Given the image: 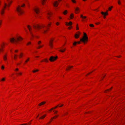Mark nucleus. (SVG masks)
I'll return each mask as SVG.
<instances>
[{
    "mask_svg": "<svg viewBox=\"0 0 125 125\" xmlns=\"http://www.w3.org/2000/svg\"><path fill=\"white\" fill-rule=\"evenodd\" d=\"M18 70H19L18 69V68H16V69H15V71H18Z\"/></svg>",
    "mask_w": 125,
    "mask_h": 125,
    "instance_id": "nucleus-51",
    "label": "nucleus"
},
{
    "mask_svg": "<svg viewBox=\"0 0 125 125\" xmlns=\"http://www.w3.org/2000/svg\"><path fill=\"white\" fill-rule=\"evenodd\" d=\"M43 46L40 45L39 46V47H37L38 49H39L40 48H41Z\"/></svg>",
    "mask_w": 125,
    "mask_h": 125,
    "instance_id": "nucleus-32",
    "label": "nucleus"
},
{
    "mask_svg": "<svg viewBox=\"0 0 125 125\" xmlns=\"http://www.w3.org/2000/svg\"><path fill=\"white\" fill-rule=\"evenodd\" d=\"M90 26L92 27H94V25L93 24H90Z\"/></svg>",
    "mask_w": 125,
    "mask_h": 125,
    "instance_id": "nucleus-33",
    "label": "nucleus"
},
{
    "mask_svg": "<svg viewBox=\"0 0 125 125\" xmlns=\"http://www.w3.org/2000/svg\"><path fill=\"white\" fill-rule=\"evenodd\" d=\"M16 55H15L14 57V58L15 59H16Z\"/></svg>",
    "mask_w": 125,
    "mask_h": 125,
    "instance_id": "nucleus-45",
    "label": "nucleus"
},
{
    "mask_svg": "<svg viewBox=\"0 0 125 125\" xmlns=\"http://www.w3.org/2000/svg\"><path fill=\"white\" fill-rule=\"evenodd\" d=\"M56 24L57 25H58L59 24V23L58 22H57L56 23Z\"/></svg>",
    "mask_w": 125,
    "mask_h": 125,
    "instance_id": "nucleus-52",
    "label": "nucleus"
},
{
    "mask_svg": "<svg viewBox=\"0 0 125 125\" xmlns=\"http://www.w3.org/2000/svg\"><path fill=\"white\" fill-rule=\"evenodd\" d=\"M118 3L120 5L121 4V3L119 1V0H118Z\"/></svg>",
    "mask_w": 125,
    "mask_h": 125,
    "instance_id": "nucleus-39",
    "label": "nucleus"
},
{
    "mask_svg": "<svg viewBox=\"0 0 125 125\" xmlns=\"http://www.w3.org/2000/svg\"><path fill=\"white\" fill-rule=\"evenodd\" d=\"M80 16L81 18L83 19H85L86 18V16H83L82 15H81Z\"/></svg>",
    "mask_w": 125,
    "mask_h": 125,
    "instance_id": "nucleus-21",
    "label": "nucleus"
},
{
    "mask_svg": "<svg viewBox=\"0 0 125 125\" xmlns=\"http://www.w3.org/2000/svg\"><path fill=\"white\" fill-rule=\"evenodd\" d=\"M4 12V10L3 9L1 11V14L2 15Z\"/></svg>",
    "mask_w": 125,
    "mask_h": 125,
    "instance_id": "nucleus-19",
    "label": "nucleus"
},
{
    "mask_svg": "<svg viewBox=\"0 0 125 125\" xmlns=\"http://www.w3.org/2000/svg\"><path fill=\"white\" fill-rule=\"evenodd\" d=\"M65 23L66 26H70L72 24V23L71 21L69 22V23L66 22Z\"/></svg>",
    "mask_w": 125,
    "mask_h": 125,
    "instance_id": "nucleus-11",
    "label": "nucleus"
},
{
    "mask_svg": "<svg viewBox=\"0 0 125 125\" xmlns=\"http://www.w3.org/2000/svg\"><path fill=\"white\" fill-rule=\"evenodd\" d=\"M19 74L20 75H21V73H19Z\"/></svg>",
    "mask_w": 125,
    "mask_h": 125,
    "instance_id": "nucleus-60",
    "label": "nucleus"
},
{
    "mask_svg": "<svg viewBox=\"0 0 125 125\" xmlns=\"http://www.w3.org/2000/svg\"><path fill=\"white\" fill-rule=\"evenodd\" d=\"M58 115H55V116H54L53 117H52V119L53 118H55V117H58Z\"/></svg>",
    "mask_w": 125,
    "mask_h": 125,
    "instance_id": "nucleus-24",
    "label": "nucleus"
},
{
    "mask_svg": "<svg viewBox=\"0 0 125 125\" xmlns=\"http://www.w3.org/2000/svg\"><path fill=\"white\" fill-rule=\"evenodd\" d=\"M107 11H108L107 10V11L106 12H102L101 13V14H102V15L104 16V18H105V16L108 14Z\"/></svg>",
    "mask_w": 125,
    "mask_h": 125,
    "instance_id": "nucleus-9",
    "label": "nucleus"
},
{
    "mask_svg": "<svg viewBox=\"0 0 125 125\" xmlns=\"http://www.w3.org/2000/svg\"><path fill=\"white\" fill-rule=\"evenodd\" d=\"M77 43V42H74L73 43V45H76V44Z\"/></svg>",
    "mask_w": 125,
    "mask_h": 125,
    "instance_id": "nucleus-30",
    "label": "nucleus"
},
{
    "mask_svg": "<svg viewBox=\"0 0 125 125\" xmlns=\"http://www.w3.org/2000/svg\"><path fill=\"white\" fill-rule=\"evenodd\" d=\"M72 28V26H71V27H69L68 28V29H70L71 28Z\"/></svg>",
    "mask_w": 125,
    "mask_h": 125,
    "instance_id": "nucleus-47",
    "label": "nucleus"
},
{
    "mask_svg": "<svg viewBox=\"0 0 125 125\" xmlns=\"http://www.w3.org/2000/svg\"><path fill=\"white\" fill-rule=\"evenodd\" d=\"M78 33H79V34H75V37L76 38H78L79 36V34L80 33V32H78Z\"/></svg>",
    "mask_w": 125,
    "mask_h": 125,
    "instance_id": "nucleus-12",
    "label": "nucleus"
},
{
    "mask_svg": "<svg viewBox=\"0 0 125 125\" xmlns=\"http://www.w3.org/2000/svg\"><path fill=\"white\" fill-rule=\"evenodd\" d=\"M28 124H29V125H30L31 124V123H28Z\"/></svg>",
    "mask_w": 125,
    "mask_h": 125,
    "instance_id": "nucleus-64",
    "label": "nucleus"
},
{
    "mask_svg": "<svg viewBox=\"0 0 125 125\" xmlns=\"http://www.w3.org/2000/svg\"><path fill=\"white\" fill-rule=\"evenodd\" d=\"M58 105L56 106L55 107H54L53 108H54V109H55L56 108H57V107H58Z\"/></svg>",
    "mask_w": 125,
    "mask_h": 125,
    "instance_id": "nucleus-40",
    "label": "nucleus"
},
{
    "mask_svg": "<svg viewBox=\"0 0 125 125\" xmlns=\"http://www.w3.org/2000/svg\"><path fill=\"white\" fill-rule=\"evenodd\" d=\"M3 59L5 61L7 59V56L6 55H5L3 57Z\"/></svg>",
    "mask_w": 125,
    "mask_h": 125,
    "instance_id": "nucleus-17",
    "label": "nucleus"
},
{
    "mask_svg": "<svg viewBox=\"0 0 125 125\" xmlns=\"http://www.w3.org/2000/svg\"><path fill=\"white\" fill-rule=\"evenodd\" d=\"M77 42V43H78L79 44L80 43V42Z\"/></svg>",
    "mask_w": 125,
    "mask_h": 125,
    "instance_id": "nucleus-59",
    "label": "nucleus"
},
{
    "mask_svg": "<svg viewBox=\"0 0 125 125\" xmlns=\"http://www.w3.org/2000/svg\"><path fill=\"white\" fill-rule=\"evenodd\" d=\"M41 43V41H40L38 42V45H39Z\"/></svg>",
    "mask_w": 125,
    "mask_h": 125,
    "instance_id": "nucleus-29",
    "label": "nucleus"
},
{
    "mask_svg": "<svg viewBox=\"0 0 125 125\" xmlns=\"http://www.w3.org/2000/svg\"><path fill=\"white\" fill-rule=\"evenodd\" d=\"M58 4L57 1H55L53 3V6L55 7H57L58 6Z\"/></svg>",
    "mask_w": 125,
    "mask_h": 125,
    "instance_id": "nucleus-10",
    "label": "nucleus"
},
{
    "mask_svg": "<svg viewBox=\"0 0 125 125\" xmlns=\"http://www.w3.org/2000/svg\"><path fill=\"white\" fill-rule=\"evenodd\" d=\"M5 80V78H2V79L1 80H2V81H4Z\"/></svg>",
    "mask_w": 125,
    "mask_h": 125,
    "instance_id": "nucleus-44",
    "label": "nucleus"
},
{
    "mask_svg": "<svg viewBox=\"0 0 125 125\" xmlns=\"http://www.w3.org/2000/svg\"><path fill=\"white\" fill-rule=\"evenodd\" d=\"M120 56H117V57H120Z\"/></svg>",
    "mask_w": 125,
    "mask_h": 125,
    "instance_id": "nucleus-63",
    "label": "nucleus"
},
{
    "mask_svg": "<svg viewBox=\"0 0 125 125\" xmlns=\"http://www.w3.org/2000/svg\"><path fill=\"white\" fill-rule=\"evenodd\" d=\"M23 55V54L22 53H21L20 54L19 57H21Z\"/></svg>",
    "mask_w": 125,
    "mask_h": 125,
    "instance_id": "nucleus-34",
    "label": "nucleus"
},
{
    "mask_svg": "<svg viewBox=\"0 0 125 125\" xmlns=\"http://www.w3.org/2000/svg\"><path fill=\"white\" fill-rule=\"evenodd\" d=\"M7 0V1L8 2V4L7 5L6 3H5L4 4V8H6V7H9L11 3L12 2V1H9V0Z\"/></svg>",
    "mask_w": 125,
    "mask_h": 125,
    "instance_id": "nucleus-6",
    "label": "nucleus"
},
{
    "mask_svg": "<svg viewBox=\"0 0 125 125\" xmlns=\"http://www.w3.org/2000/svg\"><path fill=\"white\" fill-rule=\"evenodd\" d=\"M57 111H56L54 113V114H56L57 113Z\"/></svg>",
    "mask_w": 125,
    "mask_h": 125,
    "instance_id": "nucleus-58",
    "label": "nucleus"
},
{
    "mask_svg": "<svg viewBox=\"0 0 125 125\" xmlns=\"http://www.w3.org/2000/svg\"><path fill=\"white\" fill-rule=\"evenodd\" d=\"M39 70H33V71H32V72L34 73L36 72H37Z\"/></svg>",
    "mask_w": 125,
    "mask_h": 125,
    "instance_id": "nucleus-28",
    "label": "nucleus"
},
{
    "mask_svg": "<svg viewBox=\"0 0 125 125\" xmlns=\"http://www.w3.org/2000/svg\"><path fill=\"white\" fill-rule=\"evenodd\" d=\"M29 58H28L27 59V60H26V61H25V62H28V61H29Z\"/></svg>",
    "mask_w": 125,
    "mask_h": 125,
    "instance_id": "nucleus-38",
    "label": "nucleus"
},
{
    "mask_svg": "<svg viewBox=\"0 0 125 125\" xmlns=\"http://www.w3.org/2000/svg\"><path fill=\"white\" fill-rule=\"evenodd\" d=\"M31 43V42H29L27 44V45H28L29 44H30Z\"/></svg>",
    "mask_w": 125,
    "mask_h": 125,
    "instance_id": "nucleus-49",
    "label": "nucleus"
},
{
    "mask_svg": "<svg viewBox=\"0 0 125 125\" xmlns=\"http://www.w3.org/2000/svg\"><path fill=\"white\" fill-rule=\"evenodd\" d=\"M65 50V49H64L63 50H60L59 51L62 52H64Z\"/></svg>",
    "mask_w": 125,
    "mask_h": 125,
    "instance_id": "nucleus-26",
    "label": "nucleus"
},
{
    "mask_svg": "<svg viewBox=\"0 0 125 125\" xmlns=\"http://www.w3.org/2000/svg\"><path fill=\"white\" fill-rule=\"evenodd\" d=\"M72 1L73 3H75L76 1L75 0H72Z\"/></svg>",
    "mask_w": 125,
    "mask_h": 125,
    "instance_id": "nucleus-35",
    "label": "nucleus"
},
{
    "mask_svg": "<svg viewBox=\"0 0 125 125\" xmlns=\"http://www.w3.org/2000/svg\"><path fill=\"white\" fill-rule=\"evenodd\" d=\"M54 109V108H52L51 109L49 110V111H51L53 109Z\"/></svg>",
    "mask_w": 125,
    "mask_h": 125,
    "instance_id": "nucleus-53",
    "label": "nucleus"
},
{
    "mask_svg": "<svg viewBox=\"0 0 125 125\" xmlns=\"http://www.w3.org/2000/svg\"><path fill=\"white\" fill-rule=\"evenodd\" d=\"M99 23H95V24L96 25H98Z\"/></svg>",
    "mask_w": 125,
    "mask_h": 125,
    "instance_id": "nucleus-57",
    "label": "nucleus"
},
{
    "mask_svg": "<svg viewBox=\"0 0 125 125\" xmlns=\"http://www.w3.org/2000/svg\"><path fill=\"white\" fill-rule=\"evenodd\" d=\"M18 51V50H16L15 51V52H17Z\"/></svg>",
    "mask_w": 125,
    "mask_h": 125,
    "instance_id": "nucleus-55",
    "label": "nucleus"
},
{
    "mask_svg": "<svg viewBox=\"0 0 125 125\" xmlns=\"http://www.w3.org/2000/svg\"><path fill=\"white\" fill-rule=\"evenodd\" d=\"M92 72H93V71H92V72H90V73H88V74H87V75H88L89 74H90V73H92Z\"/></svg>",
    "mask_w": 125,
    "mask_h": 125,
    "instance_id": "nucleus-56",
    "label": "nucleus"
},
{
    "mask_svg": "<svg viewBox=\"0 0 125 125\" xmlns=\"http://www.w3.org/2000/svg\"><path fill=\"white\" fill-rule=\"evenodd\" d=\"M16 10L19 15H21L23 13V11L21 10V7L20 6H18Z\"/></svg>",
    "mask_w": 125,
    "mask_h": 125,
    "instance_id": "nucleus-3",
    "label": "nucleus"
},
{
    "mask_svg": "<svg viewBox=\"0 0 125 125\" xmlns=\"http://www.w3.org/2000/svg\"><path fill=\"white\" fill-rule=\"evenodd\" d=\"M63 104H62L61 106H59V107H61L62 106H63Z\"/></svg>",
    "mask_w": 125,
    "mask_h": 125,
    "instance_id": "nucleus-48",
    "label": "nucleus"
},
{
    "mask_svg": "<svg viewBox=\"0 0 125 125\" xmlns=\"http://www.w3.org/2000/svg\"><path fill=\"white\" fill-rule=\"evenodd\" d=\"M73 67V66H69L68 67V69H66V70H67L68 69H69V68H72Z\"/></svg>",
    "mask_w": 125,
    "mask_h": 125,
    "instance_id": "nucleus-25",
    "label": "nucleus"
},
{
    "mask_svg": "<svg viewBox=\"0 0 125 125\" xmlns=\"http://www.w3.org/2000/svg\"><path fill=\"white\" fill-rule=\"evenodd\" d=\"M19 125H28L27 124H24Z\"/></svg>",
    "mask_w": 125,
    "mask_h": 125,
    "instance_id": "nucleus-41",
    "label": "nucleus"
},
{
    "mask_svg": "<svg viewBox=\"0 0 125 125\" xmlns=\"http://www.w3.org/2000/svg\"><path fill=\"white\" fill-rule=\"evenodd\" d=\"M112 87H111L110 89H108V90H106L104 92L105 93H106L107 91H109V90H111L112 89Z\"/></svg>",
    "mask_w": 125,
    "mask_h": 125,
    "instance_id": "nucleus-27",
    "label": "nucleus"
},
{
    "mask_svg": "<svg viewBox=\"0 0 125 125\" xmlns=\"http://www.w3.org/2000/svg\"><path fill=\"white\" fill-rule=\"evenodd\" d=\"M113 7V6H111V7H109V10H111L112 8Z\"/></svg>",
    "mask_w": 125,
    "mask_h": 125,
    "instance_id": "nucleus-31",
    "label": "nucleus"
},
{
    "mask_svg": "<svg viewBox=\"0 0 125 125\" xmlns=\"http://www.w3.org/2000/svg\"><path fill=\"white\" fill-rule=\"evenodd\" d=\"M44 61L46 62H47L48 61V60L46 59H44Z\"/></svg>",
    "mask_w": 125,
    "mask_h": 125,
    "instance_id": "nucleus-36",
    "label": "nucleus"
},
{
    "mask_svg": "<svg viewBox=\"0 0 125 125\" xmlns=\"http://www.w3.org/2000/svg\"><path fill=\"white\" fill-rule=\"evenodd\" d=\"M25 5L24 4H23L21 6V7H24Z\"/></svg>",
    "mask_w": 125,
    "mask_h": 125,
    "instance_id": "nucleus-43",
    "label": "nucleus"
},
{
    "mask_svg": "<svg viewBox=\"0 0 125 125\" xmlns=\"http://www.w3.org/2000/svg\"><path fill=\"white\" fill-rule=\"evenodd\" d=\"M59 18L60 19H61V18L60 17H59Z\"/></svg>",
    "mask_w": 125,
    "mask_h": 125,
    "instance_id": "nucleus-62",
    "label": "nucleus"
},
{
    "mask_svg": "<svg viewBox=\"0 0 125 125\" xmlns=\"http://www.w3.org/2000/svg\"><path fill=\"white\" fill-rule=\"evenodd\" d=\"M88 40V37L87 36L86 34L84 32V36L82 38L80 39V41L85 43V41H87Z\"/></svg>",
    "mask_w": 125,
    "mask_h": 125,
    "instance_id": "nucleus-1",
    "label": "nucleus"
},
{
    "mask_svg": "<svg viewBox=\"0 0 125 125\" xmlns=\"http://www.w3.org/2000/svg\"><path fill=\"white\" fill-rule=\"evenodd\" d=\"M53 40V39H51L49 41V45L51 48H52L53 47L52 42Z\"/></svg>",
    "mask_w": 125,
    "mask_h": 125,
    "instance_id": "nucleus-7",
    "label": "nucleus"
},
{
    "mask_svg": "<svg viewBox=\"0 0 125 125\" xmlns=\"http://www.w3.org/2000/svg\"><path fill=\"white\" fill-rule=\"evenodd\" d=\"M79 9L77 7L75 9V10L76 11V13H77L78 12H77V11H78L79 10Z\"/></svg>",
    "mask_w": 125,
    "mask_h": 125,
    "instance_id": "nucleus-16",
    "label": "nucleus"
},
{
    "mask_svg": "<svg viewBox=\"0 0 125 125\" xmlns=\"http://www.w3.org/2000/svg\"><path fill=\"white\" fill-rule=\"evenodd\" d=\"M2 21L1 20H0V26L2 24Z\"/></svg>",
    "mask_w": 125,
    "mask_h": 125,
    "instance_id": "nucleus-37",
    "label": "nucleus"
},
{
    "mask_svg": "<svg viewBox=\"0 0 125 125\" xmlns=\"http://www.w3.org/2000/svg\"><path fill=\"white\" fill-rule=\"evenodd\" d=\"M46 115H44L42 116L41 117H40L39 118V119H42L44 118L46 116Z\"/></svg>",
    "mask_w": 125,
    "mask_h": 125,
    "instance_id": "nucleus-15",
    "label": "nucleus"
},
{
    "mask_svg": "<svg viewBox=\"0 0 125 125\" xmlns=\"http://www.w3.org/2000/svg\"><path fill=\"white\" fill-rule=\"evenodd\" d=\"M33 27L34 28H36V27H37V28L38 29H40L41 28V26L39 25H38L37 26H36L35 25H33Z\"/></svg>",
    "mask_w": 125,
    "mask_h": 125,
    "instance_id": "nucleus-14",
    "label": "nucleus"
},
{
    "mask_svg": "<svg viewBox=\"0 0 125 125\" xmlns=\"http://www.w3.org/2000/svg\"><path fill=\"white\" fill-rule=\"evenodd\" d=\"M79 28L78 26V24H77V27H76V29L77 30H78L79 29Z\"/></svg>",
    "mask_w": 125,
    "mask_h": 125,
    "instance_id": "nucleus-42",
    "label": "nucleus"
},
{
    "mask_svg": "<svg viewBox=\"0 0 125 125\" xmlns=\"http://www.w3.org/2000/svg\"><path fill=\"white\" fill-rule=\"evenodd\" d=\"M46 31H47L46 30L44 31L43 32L44 33H45Z\"/></svg>",
    "mask_w": 125,
    "mask_h": 125,
    "instance_id": "nucleus-54",
    "label": "nucleus"
},
{
    "mask_svg": "<svg viewBox=\"0 0 125 125\" xmlns=\"http://www.w3.org/2000/svg\"><path fill=\"white\" fill-rule=\"evenodd\" d=\"M57 58V56L55 57L52 56L50 57L49 59V60L51 62H52L55 60Z\"/></svg>",
    "mask_w": 125,
    "mask_h": 125,
    "instance_id": "nucleus-4",
    "label": "nucleus"
},
{
    "mask_svg": "<svg viewBox=\"0 0 125 125\" xmlns=\"http://www.w3.org/2000/svg\"><path fill=\"white\" fill-rule=\"evenodd\" d=\"M51 23H50L48 25V26H50L51 25Z\"/></svg>",
    "mask_w": 125,
    "mask_h": 125,
    "instance_id": "nucleus-50",
    "label": "nucleus"
},
{
    "mask_svg": "<svg viewBox=\"0 0 125 125\" xmlns=\"http://www.w3.org/2000/svg\"><path fill=\"white\" fill-rule=\"evenodd\" d=\"M1 69H4V66H2L1 67Z\"/></svg>",
    "mask_w": 125,
    "mask_h": 125,
    "instance_id": "nucleus-46",
    "label": "nucleus"
},
{
    "mask_svg": "<svg viewBox=\"0 0 125 125\" xmlns=\"http://www.w3.org/2000/svg\"><path fill=\"white\" fill-rule=\"evenodd\" d=\"M2 51V49H0V51Z\"/></svg>",
    "mask_w": 125,
    "mask_h": 125,
    "instance_id": "nucleus-61",
    "label": "nucleus"
},
{
    "mask_svg": "<svg viewBox=\"0 0 125 125\" xmlns=\"http://www.w3.org/2000/svg\"><path fill=\"white\" fill-rule=\"evenodd\" d=\"M67 12V10H65L64 11V12H63V13L65 15L66 14Z\"/></svg>",
    "mask_w": 125,
    "mask_h": 125,
    "instance_id": "nucleus-23",
    "label": "nucleus"
},
{
    "mask_svg": "<svg viewBox=\"0 0 125 125\" xmlns=\"http://www.w3.org/2000/svg\"><path fill=\"white\" fill-rule=\"evenodd\" d=\"M45 102H44V101H43V102H41V103H40L39 104V106H41L43 104H45Z\"/></svg>",
    "mask_w": 125,
    "mask_h": 125,
    "instance_id": "nucleus-13",
    "label": "nucleus"
},
{
    "mask_svg": "<svg viewBox=\"0 0 125 125\" xmlns=\"http://www.w3.org/2000/svg\"><path fill=\"white\" fill-rule=\"evenodd\" d=\"M27 27L28 28L29 30L30 31V34L31 35V36L32 37H33L34 36L31 31L32 28L31 26L30 25H29L27 26Z\"/></svg>",
    "mask_w": 125,
    "mask_h": 125,
    "instance_id": "nucleus-5",
    "label": "nucleus"
},
{
    "mask_svg": "<svg viewBox=\"0 0 125 125\" xmlns=\"http://www.w3.org/2000/svg\"><path fill=\"white\" fill-rule=\"evenodd\" d=\"M34 10L36 13L37 14H38L39 12V9L38 8H36L34 9Z\"/></svg>",
    "mask_w": 125,
    "mask_h": 125,
    "instance_id": "nucleus-8",
    "label": "nucleus"
},
{
    "mask_svg": "<svg viewBox=\"0 0 125 125\" xmlns=\"http://www.w3.org/2000/svg\"><path fill=\"white\" fill-rule=\"evenodd\" d=\"M74 17L73 14V13H72L70 15V18L71 19H72Z\"/></svg>",
    "mask_w": 125,
    "mask_h": 125,
    "instance_id": "nucleus-18",
    "label": "nucleus"
},
{
    "mask_svg": "<svg viewBox=\"0 0 125 125\" xmlns=\"http://www.w3.org/2000/svg\"><path fill=\"white\" fill-rule=\"evenodd\" d=\"M48 18L49 19V17L51 15V13L50 12H48Z\"/></svg>",
    "mask_w": 125,
    "mask_h": 125,
    "instance_id": "nucleus-22",
    "label": "nucleus"
},
{
    "mask_svg": "<svg viewBox=\"0 0 125 125\" xmlns=\"http://www.w3.org/2000/svg\"><path fill=\"white\" fill-rule=\"evenodd\" d=\"M22 40V38L21 37H19L17 38L16 40L14 38H12L10 39V41L12 42H17L18 41H20Z\"/></svg>",
    "mask_w": 125,
    "mask_h": 125,
    "instance_id": "nucleus-2",
    "label": "nucleus"
},
{
    "mask_svg": "<svg viewBox=\"0 0 125 125\" xmlns=\"http://www.w3.org/2000/svg\"><path fill=\"white\" fill-rule=\"evenodd\" d=\"M42 1V4L43 5H44V2L46 1V0H41Z\"/></svg>",
    "mask_w": 125,
    "mask_h": 125,
    "instance_id": "nucleus-20",
    "label": "nucleus"
}]
</instances>
